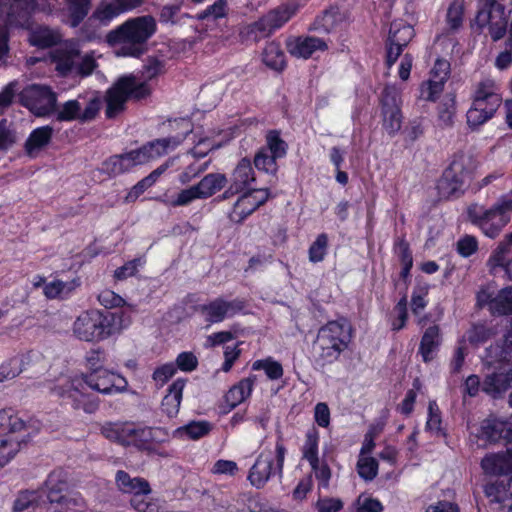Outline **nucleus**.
Returning <instances> with one entry per match:
<instances>
[{"label": "nucleus", "mask_w": 512, "mask_h": 512, "mask_svg": "<svg viewBox=\"0 0 512 512\" xmlns=\"http://www.w3.org/2000/svg\"><path fill=\"white\" fill-rule=\"evenodd\" d=\"M88 389L103 395L123 393L128 389V381L118 373L107 369L81 373L60 382L51 389L61 405H69L74 410L93 414L99 409L100 400Z\"/></svg>", "instance_id": "f257e3e1"}, {"label": "nucleus", "mask_w": 512, "mask_h": 512, "mask_svg": "<svg viewBox=\"0 0 512 512\" xmlns=\"http://www.w3.org/2000/svg\"><path fill=\"white\" fill-rule=\"evenodd\" d=\"M354 328L348 318L341 316L320 326L312 343V363L316 369H325L350 350Z\"/></svg>", "instance_id": "f03ea898"}, {"label": "nucleus", "mask_w": 512, "mask_h": 512, "mask_svg": "<svg viewBox=\"0 0 512 512\" xmlns=\"http://www.w3.org/2000/svg\"><path fill=\"white\" fill-rule=\"evenodd\" d=\"M157 23L153 16L143 15L127 19L107 34L111 46L120 45L119 54L140 58L148 51V40L156 33Z\"/></svg>", "instance_id": "7ed1b4c3"}, {"label": "nucleus", "mask_w": 512, "mask_h": 512, "mask_svg": "<svg viewBox=\"0 0 512 512\" xmlns=\"http://www.w3.org/2000/svg\"><path fill=\"white\" fill-rule=\"evenodd\" d=\"M512 218V191L502 194L491 206L473 202L464 211L465 222L485 237L496 239Z\"/></svg>", "instance_id": "20e7f679"}, {"label": "nucleus", "mask_w": 512, "mask_h": 512, "mask_svg": "<svg viewBox=\"0 0 512 512\" xmlns=\"http://www.w3.org/2000/svg\"><path fill=\"white\" fill-rule=\"evenodd\" d=\"M123 312L89 309L75 319L72 331L80 341L99 343L121 333L124 328Z\"/></svg>", "instance_id": "39448f33"}, {"label": "nucleus", "mask_w": 512, "mask_h": 512, "mask_svg": "<svg viewBox=\"0 0 512 512\" xmlns=\"http://www.w3.org/2000/svg\"><path fill=\"white\" fill-rule=\"evenodd\" d=\"M288 453L281 432L277 433L275 448L263 449L255 459L254 464L250 467L247 480L256 489H262L265 485L277 477L282 480L284 475V462Z\"/></svg>", "instance_id": "423d86ee"}, {"label": "nucleus", "mask_w": 512, "mask_h": 512, "mask_svg": "<svg viewBox=\"0 0 512 512\" xmlns=\"http://www.w3.org/2000/svg\"><path fill=\"white\" fill-rule=\"evenodd\" d=\"M150 94L149 84L138 82L134 75L119 77L106 93V118H115L123 112L128 100L140 101L149 97Z\"/></svg>", "instance_id": "0eeeda50"}, {"label": "nucleus", "mask_w": 512, "mask_h": 512, "mask_svg": "<svg viewBox=\"0 0 512 512\" xmlns=\"http://www.w3.org/2000/svg\"><path fill=\"white\" fill-rule=\"evenodd\" d=\"M295 9L289 6H279L258 20L240 27L238 37L242 44L257 43L283 27L294 15Z\"/></svg>", "instance_id": "6e6552de"}, {"label": "nucleus", "mask_w": 512, "mask_h": 512, "mask_svg": "<svg viewBox=\"0 0 512 512\" xmlns=\"http://www.w3.org/2000/svg\"><path fill=\"white\" fill-rule=\"evenodd\" d=\"M502 103L501 95L496 91L492 80L479 82L473 96V103L466 113L467 124L477 128L490 120Z\"/></svg>", "instance_id": "1a4fd4ad"}, {"label": "nucleus", "mask_w": 512, "mask_h": 512, "mask_svg": "<svg viewBox=\"0 0 512 512\" xmlns=\"http://www.w3.org/2000/svg\"><path fill=\"white\" fill-rule=\"evenodd\" d=\"M475 175V166L464 155H455L439 181L440 191L448 198L464 195Z\"/></svg>", "instance_id": "9d476101"}, {"label": "nucleus", "mask_w": 512, "mask_h": 512, "mask_svg": "<svg viewBox=\"0 0 512 512\" xmlns=\"http://www.w3.org/2000/svg\"><path fill=\"white\" fill-rule=\"evenodd\" d=\"M469 439L478 448H487L499 443L510 445L512 444V420L490 415L470 432Z\"/></svg>", "instance_id": "9b49d317"}, {"label": "nucleus", "mask_w": 512, "mask_h": 512, "mask_svg": "<svg viewBox=\"0 0 512 512\" xmlns=\"http://www.w3.org/2000/svg\"><path fill=\"white\" fill-rule=\"evenodd\" d=\"M105 438L123 446H133L140 451L153 450V429L137 427L134 423H107L102 427Z\"/></svg>", "instance_id": "f8f14e48"}, {"label": "nucleus", "mask_w": 512, "mask_h": 512, "mask_svg": "<svg viewBox=\"0 0 512 512\" xmlns=\"http://www.w3.org/2000/svg\"><path fill=\"white\" fill-rule=\"evenodd\" d=\"M509 14L497 0H480L475 23L481 32L487 29L491 39L497 42L507 33Z\"/></svg>", "instance_id": "ddd939ff"}, {"label": "nucleus", "mask_w": 512, "mask_h": 512, "mask_svg": "<svg viewBox=\"0 0 512 512\" xmlns=\"http://www.w3.org/2000/svg\"><path fill=\"white\" fill-rule=\"evenodd\" d=\"M246 307L244 299L235 298L233 300H225L217 297L208 303L196 304L192 307L195 313L201 315L208 325L221 323L226 318H232L236 314L241 313Z\"/></svg>", "instance_id": "4468645a"}, {"label": "nucleus", "mask_w": 512, "mask_h": 512, "mask_svg": "<svg viewBox=\"0 0 512 512\" xmlns=\"http://www.w3.org/2000/svg\"><path fill=\"white\" fill-rule=\"evenodd\" d=\"M379 103L383 118V129L389 136H395L401 129L403 115L401 96L395 86L386 85L380 95Z\"/></svg>", "instance_id": "2eb2a0df"}, {"label": "nucleus", "mask_w": 512, "mask_h": 512, "mask_svg": "<svg viewBox=\"0 0 512 512\" xmlns=\"http://www.w3.org/2000/svg\"><path fill=\"white\" fill-rule=\"evenodd\" d=\"M240 194L228 214L229 220L235 224L243 223L247 217L264 205L271 197L269 188L249 189Z\"/></svg>", "instance_id": "dca6fc26"}, {"label": "nucleus", "mask_w": 512, "mask_h": 512, "mask_svg": "<svg viewBox=\"0 0 512 512\" xmlns=\"http://www.w3.org/2000/svg\"><path fill=\"white\" fill-rule=\"evenodd\" d=\"M255 181L256 174L252 166V161L248 157L241 158L232 170L228 178L229 186L223 194L219 196L220 200L229 199L236 194L252 189L250 185Z\"/></svg>", "instance_id": "f3484780"}, {"label": "nucleus", "mask_w": 512, "mask_h": 512, "mask_svg": "<svg viewBox=\"0 0 512 512\" xmlns=\"http://www.w3.org/2000/svg\"><path fill=\"white\" fill-rule=\"evenodd\" d=\"M346 21V14L338 5H330L318 14L310 24L308 31L320 34H330L336 31Z\"/></svg>", "instance_id": "a211bd4d"}, {"label": "nucleus", "mask_w": 512, "mask_h": 512, "mask_svg": "<svg viewBox=\"0 0 512 512\" xmlns=\"http://www.w3.org/2000/svg\"><path fill=\"white\" fill-rule=\"evenodd\" d=\"M32 362H36L40 364L42 368H45V359L43 355L34 350L28 351L26 354L22 355L20 359L13 357L4 361L0 365V382L15 378L22 371L26 370V366H29Z\"/></svg>", "instance_id": "6ab92c4d"}, {"label": "nucleus", "mask_w": 512, "mask_h": 512, "mask_svg": "<svg viewBox=\"0 0 512 512\" xmlns=\"http://www.w3.org/2000/svg\"><path fill=\"white\" fill-rule=\"evenodd\" d=\"M137 165H142V163L139 158V152L135 149L123 154L110 156L102 162L101 172L109 177H116L129 172Z\"/></svg>", "instance_id": "aec40b11"}, {"label": "nucleus", "mask_w": 512, "mask_h": 512, "mask_svg": "<svg viewBox=\"0 0 512 512\" xmlns=\"http://www.w3.org/2000/svg\"><path fill=\"white\" fill-rule=\"evenodd\" d=\"M115 484L123 494L132 495V498L147 496L152 492L150 483L143 477H132L124 470H118L115 474Z\"/></svg>", "instance_id": "412c9836"}, {"label": "nucleus", "mask_w": 512, "mask_h": 512, "mask_svg": "<svg viewBox=\"0 0 512 512\" xmlns=\"http://www.w3.org/2000/svg\"><path fill=\"white\" fill-rule=\"evenodd\" d=\"M512 387V368L499 367L485 376L482 391L494 398L501 396Z\"/></svg>", "instance_id": "4be33fe9"}, {"label": "nucleus", "mask_w": 512, "mask_h": 512, "mask_svg": "<svg viewBox=\"0 0 512 512\" xmlns=\"http://www.w3.org/2000/svg\"><path fill=\"white\" fill-rule=\"evenodd\" d=\"M288 52L295 57L309 59L316 51H326L327 43L314 36H298L293 40L287 41Z\"/></svg>", "instance_id": "5701e85b"}, {"label": "nucleus", "mask_w": 512, "mask_h": 512, "mask_svg": "<svg viewBox=\"0 0 512 512\" xmlns=\"http://www.w3.org/2000/svg\"><path fill=\"white\" fill-rule=\"evenodd\" d=\"M481 468L486 475L508 476L512 474V453L508 447L506 453H490L481 460Z\"/></svg>", "instance_id": "b1692460"}, {"label": "nucleus", "mask_w": 512, "mask_h": 512, "mask_svg": "<svg viewBox=\"0 0 512 512\" xmlns=\"http://www.w3.org/2000/svg\"><path fill=\"white\" fill-rule=\"evenodd\" d=\"M443 342L439 325L434 324L425 329L422 334L418 354L424 363H430L437 355Z\"/></svg>", "instance_id": "393cba45"}, {"label": "nucleus", "mask_w": 512, "mask_h": 512, "mask_svg": "<svg viewBox=\"0 0 512 512\" xmlns=\"http://www.w3.org/2000/svg\"><path fill=\"white\" fill-rule=\"evenodd\" d=\"M186 383L187 379L177 378L167 388L166 394L161 401V410L169 418L176 417L179 413Z\"/></svg>", "instance_id": "a878e982"}, {"label": "nucleus", "mask_w": 512, "mask_h": 512, "mask_svg": "<svg viewBox=\"0 0 512 512\" xmlns=\"http://www.w3.org/2000/svg\"><path fill=\"white\" fill-rule=\"evenodd\" d=\"M47 500L57 504L68 490L67 473L63 469H55L49 473L44 483Z\"/></svg>", "instance_id": "bb28decb"}, {"label": "nucleus", "mask_w": 512, "mask_h": 512, "mask_svg": "<svg viewBox=\"0 0 512 512\" xmlns=\"http://www.w3.org/2000/svg\"><path fill=\"white\" fill-rule=\"evenodd\" d=\"M53 133L54 130L49 125L33 129L24 143L25 153L30 158H35L41 150L50 144Z\"/></svg>", "instance_id": "cd10ccee"}, {"label": "nucleus", "mask_w": 512, "mask_h": 512, "mask_svg": "<svg viewBox=\"0 0 512 512\" xmlns=\"http://www.w3.org/2000/svg\"><path fill=\"white\" fill-rule=\"evenodd\" d=\"M256 380L257 376L251 374L250 376L241 379L228 390L224 396L225 403L228 406V410L226 412L237 407L251 395Z\"/></svg>", "instance_id": "c85d7f7f"}, {"label": "nucleus", "mask_w": 512, "mask_h": 512, "mask_svg": "<svg viewBox=\"0 0 512 512\" xmlns=\"http://www.w3.org/2000/svg\"><path fill=\"white\" fill-rule=\"evenodd\" d=\"M179 143L180 140L172 138L155 139L136 149V151L139 152L141 163L145 164L152 159H156L167 154L169 148H175Z\"/></svg>", "instance_id": "c756f323"}, {"label": "nucleus", "mask_w": 512, "mask_h": 512, "mask_svg": "<svg viewBox=\"0 0 512 512\" xmlns=\"http://www.w3.org/2000/svg\"><path fill=\"white\" fill-rule=\"evenodd\" d=\"M9 2L8 15L16 23L24 25L29 23L32 15L38 8L37 0H7Z\"/></svg>", "instance_id": "7c9ffc66"}, {"label": "nucleus", "mask_w": 512, "mask_h": 512, "mask_svg": "<svg viewBox=\"0 0 512 512\" xmlns=\"http://www.w3.org/2000/svg\"><path fill=\"white\" fill-rule=\"evenodd\" d=\"M262 62L270 69L282 72L286 66L285 53L281 48V44L276 41L266 43L262 51Z\"/></svg>", "instance_id": "2f4dec72"}, {"label": "nucleus", "mask_w": 512, "mask_h": 512, "mask_svg": "<svg viewBox=\"0 0 512 512\" xmlns=\"http://www.w3.org/2000/svg\"><path fill=\"white\" fill-rule=\"evenodd\" d=\"M320 432L314 425L305 433L304 443L301 447L302 458L307 460L310 467H316L319 458Z\"/></svg>", "instance_id": "473e14b6"}, {"label": "nucleus", "mask_w": 512, "mask_h": 512, "mask_svg": "<svg viewBox=\"0 0 512 512\" xmlns=\"http://www.w3.org/2000/svg\"><path fill=\"white\" fill-rule=\"evenodd\" d=\"M228 183V178L223 173L206 174L197 184L201 199H207L221 191Z\"/></svg>", "instance_id": "72a5a7b5"}, {"label": "nucleus", "mask_w": 512, "mask_h": 512, "mask_svg": "<svg viewBox=\"0 0 512 512\" xmlns=\"http://www.w3.org/2000/svg\"><path fill=\"white\" fill-rule=\"evenodd\" d=\"M394 251L397 254L400 264V278L407 283L411 276V269L413 267V256L410 245L405 237L397 238L394 243Z\"/></svg>", "instance_id": "f704fd0d"}, {"label": "nucleus", "mask_w": 512, "mask_h": 512, "mask_svg": "<svg viewBox=\"0 0 512 512\" xmlns=\"http://www.w3.org/2000/svg\"><path fill=\"white\" fill-rule=\"evenodd\" d=\"M415 36V30L413 26L400 21H394L391 23L389 35L387 41L394 45H400L406 47Z\"/></svg>", "instance_id": "c9c22d12"}, {"label": "nucleus", "mask_w": 512, "mask_h": 512, "mask_svg": "<svg viewBox=\"0 0 512 512\" xmlns=\"http://www.w3.org/2000/svg\"><path fill=\"white\" fill-rule=\"evenodd\" d=\"M490 311L495 316L512 315V286L500 289L490 301Z\"/></svg>", "instance_id": "e433bc0d"}, {"label": "nucleus", "mask_w": 512, "mask_h": 512, "mask_svg": "<svg viewBox=\"0 0 512 512\" xmlns=\"http://www.w3.org/2000/svg\"><path fill=\"white\" fill-rule=\"evenodd\" d=\"M277 160L267 149L260 147L254 155L252 166L254 165L258 171L276 177L279 170Z\"/></svg>", "instance_id": "4c0bfd02"}, {"label": "nucleus", "mask_w": 512, "mask_h": 512, "mask_svg": "<svg viewBox=\"0 0 512 512\" xmlns=\"http://www.w3.org/2000/svg\"><path fill=\"white\" fill-rule=\"evenodd\" d=\"M251 368L253 371L263 370L270 381L279 380L284 375L283 365L271 356L254 361Z\"/></svg>", "instance_id": "58836bf2"}, {"label": "nucleus", "mask_w": 512, "mask_h": 512, "mask_svg": "<svg viewBox=\"0 0 512 512\" xmlns=\"http://www.w3.org/2000/svg\"><path fill=\"white\" fill-rule=\"evenodd\" d=\"M262 148L267 149L277 159L286 157L288 151V144L281 138L279 130H269L266 134V146Z\"/></svg>", "instance_id": "ea45409f"}, {"label": "nucleus", "mask_w": 512, "mask_h": 512, "mask_svg": "<svg viewBox=\"0 0 512 512\" xmlns=\"http://www.w3.org/2000/svg\"><path fill=\"white\" fill-rule=\"evenodd\" d=\"M438 120L442 125L452 126L456 113V96L454 94H446L438 105Z\"/></svg>", "instance_id": "a19ab883"}, {"label": "nucleus", "mask_w": 512, "mask_h": 512, "mask_svg": "<svg viewBox=\"0 0 512 512\" xmlns=\"http://www.w3.org/2000/svg\"><path fill=\"white\" fill-rule=\"evenodd\" d=\"M465 5L463 0L450 3L446 13V24L452 31L459 30L463 25Z\"/></svg>", "instance_id": "79ce46f5"}, {"label": "nucleus", "mask_w": 512, "mask_h": 512, "mask_svg": "<svg viewBox=\"0 0 512 512\" xmlns=\"http://www.w3.org/2000/svg\"><path fill=\"white\" fill-rule=\"evenodd\" d=\"M329 239L326 233H320L308 249V259L311 263L322 262L328 253Z\"/></svg>", "instance_id": "37998d69"}, {"label": "nucleus", "mask_w": 512, "mask_h": 512, "mask_svg": "<svg viewBox=\"0 0 512 512\" xmlns=\"http://www.w3.org/2000/svg\"><path fill=\"white\" fill-rule=\"evenodd\" d=\"M393 314L396 315L392 316L390 319L391 330L393 332H399L406 327L409 318L406 295L401 297L395 304L393 307Z\"/></svg>", "instance_id": "c03bdc74"}, {"label": "nucleus", "mask_w": 512, "mask_h": 512, "mask_svg": "<svg viewBox=\"0 0 512 512\" xmlns=\"http://www.w3.org/2000/svg\"><path fill=\"white\" fill-rule=\"evenodd\" d=\"M489 263L492 267H500L509 271L512 264V249L509 244H500L492 252Z\"/></svg>", "instance_id": "a18cd8bd"}, {"label": "nucleus", "mask_w": 512, "mask_h": 512, "mask_svg": "<svg viewBox=\"0 0 512 512\" xmlns=\"http://www.w3.org/2000/svg\"><path fill=\"white\" fill-rule=\"evenodd\" d=\"M90 0H68L69 20L72 27H77L87 16Z\"/></svg>", "instance_id": "49530a36"}, {"label": "nucleus", "mask_w": 512, "mask_h": 512, "mask_svg": "<svg viewBox=\"0 0 512 512\" xmlns=\"http://www.w3.org/2000/svg\"><path fill=\"white\" fill-rule=\"evenodd\" d=\"M40 495L35 490L20 491L13 504V512H25L39 504Z\"/></svg>", "instance_id": "de8ad7c7"}, {"label": "nucleus", "mask_w": 512, "mask_h": 512, "mask_svg": "<svg viewBox=\"0 0 512 512\" xmlns=\"http://www.w3.org/2000/svg\"><path fill=\"white\" fill-rule=\"evenodd\" d=\"M425 428L427 431L435 433L437 436H445L446 432L442 428L441 411L436 401H430L428 404V418Z\"/></svg>", "instance_id": "09e8293b"}, {"label": "nucleus", "mask_w": 512, "mask_h": 512, "mask_svg": "<svg viewBox=\"0 0 512 512\" xmlns=\"http://www.w3.org/2000/svg\"><path fill=\"white\" fill-rule=\"evenodd\" d=\"M130 504L137 512H169L166 501L158 498H131Z\"/></svg>", "instance_id": "8fccbe9b"}, {"label": "nucleus", "mask_w": 512, "mask_h": 512, "mask_svg": "<svg viewBox=\"0 0 512 512\" xmlns=\"http://www.w3.org/2000/svg\"><path fill=\"white\" fill-rule=\"evenodd\" d=\"M444 86V81H440L434 78L423 81L419 88L420 98L425 101L436 102L443 92Z\"/></svg>", "instance_id": "3c124183"}, {"label": "nucleus", "mask_w": 512, "mask_h": 512, "mask_svg": "<svg viewBox=\"0 0 512 512\" xmlns=\"http://www.w3.org/2000/svg\"><path fill=\"white\" fill-rule=\"evenodd\" d=\"M24 427V421L15 414L12 408L0 410V430H8L14 433L22 430Z\"/></svg>", "instance_id": "603ef678"}, {"label": "nucleus", "mask_w": 512, "mask_h": 512, "mask_svg": "<svg viewBox=\"0 0 512 512\" xmlns=\"http://www.w3.org/2000/svg\"><path fill=\"white\" fill-rule=\"evenodd\" d=\"M75 55L72 52L63 51L53 56L55 69L59 75L67 77L75 70Z\"/></svg>", "instance_id": "864d4df0"}, {"label": "nucleus", "mask_w": 512, "mask_h": 512, "mask_svg": "<svg viewBox=\"0 0 512 512\" xmlns=\"http://www.w3.org/2000/svg\"><path fill=\"white\" fill-rule=\"evenodd\" d=\"M20 449V442L12 437L0 438V467L8 464Z\"/></svg>", "instance_id": "5fc2aeb1"}, {"label": "nucleus", "mask_w": 512, "mask_h": 512, "mask_svg": "<svg viewBox=\"0 0 512 512\" xmlns=\"http://www.w3.org/2000/svg\"><path fill=\"white\" fill-rule=\"evenodd\" d=\"M81 104L78 100H68L57 110L56 120L59 122H72L79 120Z\"/></svg>", "instance_id": "6e6d98bb"}, {"label": "nucleus", "mask_w": 512, "mask_h": 512, "mask_svg": "<svg viewBox=\"0 0 512 512\" xmlns=\"http://www.w3.org/2000/svg\"><path fill=\"white\" fill-rule=\"evenodd\" d=\"M30 43L39 48H50L58 43V39L49 28H39L32 32Z\"/></svg>", "instance_id": "4d7b16f0"}, {"label": "nucleus", "mask_w": 512, "mask_h": 512, "mask_svg": "<svg viewBox=\"0 0 512 512\" xmlns=\"http://www.w3.org/2000/svg\"><path fill=\"white\" fill-rule=\"evenodd\" d=\"M379 464L374 457H360L357 473L365 481H372L378 474Z\"/></svg>", "instance_id": "13d9d810"}, {"label": "nucleus", "mask_w": 512, "mask_h": 512, "mask_svg": "<svg viewBox=\"0 0 512 512\" xmlns=\"http://www.w3.org/2000/svg\"><path fill=\"white\" fill-rule=\"evenodd\" d=\"M41 91L46 99V103L44 105H40V100L35 99L33 107L36 109V114L39 116L50 115L56 111V94L49 87H43Z\"/></svg>", "instance_id": "bf43d9fd"}, {"label": "nucleus", "mask_w": 512, "mask_h": 512, "mask_svg": "<svg viewBox=\"0 0 512 512\" xmlns=\"http://www.w3.org/2000/svg\"><path fill=\"white\" fill-rule=\"evenodd\" d=\"M57 505L60 512H84L86 509L85 499L79 493L66 494Z\"/></svg>", "instance_id": "052dcab7"}, {"label": "nucleus", "mask_w": 512, "mask_h": 512, "mask_svg": "<svg viewBox=\"0 0 512 512\" xmlns=\"http://www.w3.org/2000/svg\"><path fill=\"white\" fill-rule=\"evenodd\" d=\"M211 424L208 421H192L182 428L179 432H184L189 439L197 440L206 436L211 431Z\"/></svg>", "instance_id": "680f3d73"}, {"label": "nucleus", "mask_w": 512, "mask_h": 512, "mask_svg": "<svg viewBox=\"0 0 512 512\" xmlns=\"http://www.w3.org/2000/svg\"><path fill=\"white\" fill-rule=\"evenodd\" d=\"M479 249V243L475 236L466 234L460 237L456 243V251L463 258H469Z\"/></svg>", "instance_id": "e2e57ef3"}, {"label": "nucleus", "mask_w": 512, "mask_h": 512, "mask_svg": "<svg viewBox=\"0 0 512 512\" xmlns=\"http://www.w3.org/2000/svg\"><path fill=\"white\" fill-rule=\"evenodd\" d=\"M227 16V0H216L198 14L199 20H217Z\"/></svg>", "instance_id": "0e129e2a"}, {"label": "nucleus", "mask_w": 512, "mask_h": 512, "mask_svg": "<svg viewBox=\"0 0 512 512\" xmlns=\"http://www.w3.org/2000/svg\"><path fill=\"white\" fill-rule=\"evenodd\" d=\"M177 372L173 362H168L156 367L152 373V379L158 387H163Z\"/></svg>", "instance_id": "69168bd1"}, {"label": "nucleus", "mask_w": 512, "mask_h": 512, "mask_svg": "<svg viewBox=\"0 0 512 512\" xmlns=\"http://www.w3.org/2000/svg\"><path fill=\"white\" fill-rule=\"evenodd\" d=\"M491 328L484 324H474L467 332L468 341L471 345H479L487 342L492 336Z\"/></svg>", "instance_id": "338daca9"}, {"label": "nucleus", "mask_w": 512, "mask_h": 512, "mask_svg": "<svg viewBox=\"0 0 512 512\" xmlns=\"http://www.w3.org/2000/svg\"><path fill=\"white\" fill-rule=\"evenodd\" d=\"M420 388L418 379L413 382V388L409 389L402 402L397 406V411L405 416H409L414 411L417 398V390Z\"/></svg>", "instance_id": "774afa93"}]
</instances>
